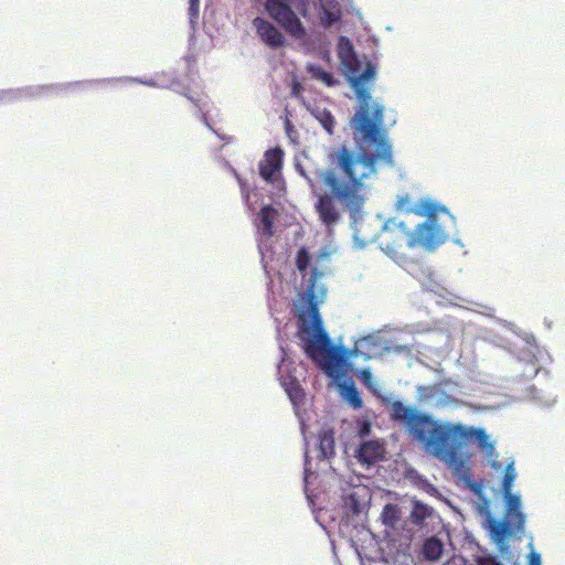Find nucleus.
<instances>
[{"mask_svg":"<svg viewBox=\"0 0 565 565\" xmlns=\"http://www.w3.org/2000/svg\"><path fill=\"white\" fill-rule=\"evenodd\" d=\"M285 385H286V391L291 399L296 401V399L302 397V395H303L302 388L296 380H291L288 384L285 383Z\"/></svg>","mask_w":565,"mask_h":565,"instance_id":"obj_23","label":"nucleus"},{"mask_svg":"<svg viewBox=\"0 0 565 565\" xmlns=\"http://www.w3.org/2000/svg\"><path fill=\"white\" fill-rule=\"evenodd\" d=\"M309 264H310V255L305 247H301L297 252L296 267L303 278L308 275Z\"/></svg>","mask_w":565,"mask_h":565,"instance_id":"obj_20","label":"nucleus"},{"mask_svg":"<svg viewBox=\"0 0 565 565\" xmlns=\"http://www.w3.org/2000/svg\"><path fill=\"white\" fill-rule=\"evenodd\" d=\"M411 230L404 223L387 221L377 237L379 247L387 256L399 263L405 259L404 246L408 247Z\"/></svg>","mask_w":565,"mask_h":565,"instance_id":"obj_6","label":"nucleus"},{"mask_svg":"<svg viewBox=\"0 0 565 565\" xmlns=\"http://www.w3.org/2000/svg\"><path fill=\"white\" fill-rule=\"evenodd\" d=\"M324 273L317 267L310 269L303 295L299 299L297 319L306 354L329 377L338 381L345 376L347 355L342 348L330 344V339L322 327L319 307L323 303L327 289L320 282Z\"/></svg>","mask_w":565,"mask_h":565,"instance_id":"obj_3","label":"nucleus"},{"mask_svg":"<svg viewBox=\"0 0 565 565\" xmlns=\"http://www.w3.org/2000/svg\"><path fill=\"white\" fill-rule=\"evenodd\" d=\"M284 152L279 148L269 149L265 152L264 158L258 163L259 175L268 183L274 182V177L279 173L282 168Z\"/></svg>","mask_w":565,"mask_h":565,"instance_id":"obj_11","label":"nucleus"},{"mask_svg":"<svg viewBox=\"0 0 565 565\" xmlns=\"http://www.w3.org/2000/svg\"><path fill=\"white\" fill-rule=\"evenodd\" d=\"M253 26L259 39L270 49H279L285 45V35L273 22L257 17L253 20Z\"/></svg>","mask_w":565,"mask_h":565,"instance_id":"obj_9","label":"nucleus"},{"mask_svg":"<svg viewBox=\"0 0 565 565\" xmlns=\"http://www.w3.org/2000/svg\"><path fill=\"white\" fill-rule=\"evenodd\" d=\"M361 63L354 57L348 62L349 82L359 99V108L350 120L358 151L340 146L329 153L332 168L318 172L319 180L329 190V194L319 195L317 212L320 220L328 226L335 224L340 213L335 206L338 201L352 213L364 204V191L376 178L379 166L394 164L392 147L383 129L384 107L372 104V97L365 83L375 77V67L366 63L360 72Z\"/></svg>","mask_w":565,"mask_h":565,"instance_id":"obj_1","label":"nucleus"},{"mask_svg":"<svg viewBox=\"0 0 565 565\" xmlns=\"http://www.w3.org/2000/svg\"><path fill=\"white\" fill-rule=\"evenodd\" d=\"M445 242V234L441 227L437 224L436 212L431 217H427L425 222L416 226L415 231H411L409 248L418 245L424 246L426 249H435L437 246Z\"/></svg>","mask_w":565,"mask_h":565,"instance_id":"obj_7","label":"nucleus"},{"mask_svg":"<svg viewBox=\"0 0 565 565\" xmlns=\"http://www.w3.org/2000/svg\"><path fill=\"white\" fill-rule=\"evenodd\" d=\"M277 216V211L271 205L263 206L258 213L259 217V225L258 230L260 233L266 236L270 237L274 234V222Z\"/></svg>","mask_w":565,"mask_h":565,"instance_id":"obj_13","label":"nucleus"},{"mask_svg":"<svg viewBox=\"0 0 565 565\" xmlns=\"http://www.w3.org/2000/svg\"><path fill=\"white\" fill-rule=\"evenodd\" d=\"M200 0H190V10L198 11Z\"/></svg>","mask_w":565,"mask_h":565,"instance_id":"obj_29","label":"nucleus"},{"mask_svg":"<svg viewBox=\"0 0 565 565\" xmlns=\"http://www.w3.org/2000/svg\"><path fill=\"white\" fill-rule=\"evenodd\" d=\"M339 20H340L339 11H332L327 8L322 9V12L320 13V22L324 28L331 26L333 23L338 22Z\"/></svg>","mask_w":565,"mask_h":565,"instance_id":"obj_22","label":"nucleus"},{"mask_svg":"<svg viewBox=\"0 0 565 565\" xmlns=\"http://www.w3.org/2000/svg\"><path fill=\"white\" fill-rule=\"evenodd\" d=\"M359 377L363 385L373 394L379 393L377 383L374 381L372 373L369 369H363L359 373Z\"/></svg>","mask_w":565,"mask_h":565,"instance_id":"obj_21","label":"nucleus"},{"mask_svg":"<svg viewBox=\"0 0 565 565\" xmlns=\"http://www.w3.org/2000/svg\"><path fill=\"white\" fill-rule=\"evenodd\" d=\"M444 551L441 541L435 536L427 539L423 545V555L428 561H436Z\"/></svg>","mask_w":565,"mask_h":565,"instance_id":"obj_17","label":"nucleus"},{"mask_svg":"<svg viewBox=\"0 0 565 565\" xmlns=\"http://www.w3.org/2000/svg\"><path fill=\"white\" fill-rule=\"evenodd\" d=\"M492 466L497 469L499 465L497 462H492Z\"/></svg>","mask_w":565,"mask_h":565,"instance_id":"obj_32","label":"nucleus"},{"mask_svg":"<svg viewBox=\"0 0 565 565\" xmlns=\"http://www.w3.org/2000/svg\"><path fill=\"white\" fill-rule=\"evenodd\" d=\"M507 508L502 520L489 519L488 529L492 540L503 548L504 541L524 531L525 515L521 511V499L516 494H503Z\"/></svg>","mask_w":565,"mask_h":565,"instance_id":"obj_5","label":"nucleus"},{"mask_svg":"<svg viewBox=\"0 0 565 565\" xmlns=\"http://www.w3.org/2000/svg\"><path fill=\"white\" fill-rule=\"evenodd\" d=\"M477 565H503L498 558L493 555L480 556L477 558Z\"/></svg>","mask_w":565,"mask_h":565,"instance_id":"obj_25","label":"nucleus"},{"mask_svg":"<svg viewBox=\"0 0 565 565\" xmlns=\"http://www.w3.org/2000/svg\"><path fill=\"white\" fill-rule=\"evenodd\" d=\"M300 89V85L298 83H295L292 86V94L298 95Z\"/></svg>","mask_w":565,"mask_h":565,"instance_id":"obj_30","label":"nucleus"},{"mask_svg":"<svg viewBox=\"0 0 565 565\" xmlns=\"http://www.w3.org/2000/svg\"><path fill=\"white\" fill-rule=\"evenodd\" d=\"M308 71L313 78L324 83L329 87L335 86L338 84V81L334 78V76L320 65H311L308 67Z\"/></svg>","mask_w":565,"mask_h":565,"instance_id":"obj_18","label":"nucleus"},{"mask_svg":"<svg viewBox=\"0 0 565 565\" xmlns=\"http://www.w3.org/2000/svg\"><path fill=\"white\" fill-rule=\"evenodd\" d=\"M340 392L343 398L354 408L360 409L363 406V401L361 398L360 392L355 387L352 381L343 382L339 384Z\"/></svg>","mask_w":565,"mask_h":565,"instance_id":"obj_14","label":"nucleus"},{"mask_svg":"<svg viewBox=\"0 0 565 565\" xmlns=\"http://www.w3.org/2000/svg\"><path fill=\"white\" fill-rule=\"evenodd\" d=\"M347 504L350 507V509L353 511V513L358 514L361 512V509H360V505H359V501H358V497H356V493H351L349 497H348V502Z\"/></svg>","mask_w":565,"mask_h":565,"instance_id":"obj_26","label":"nucleus"},{"mask_svg":"<svg viewBox=\"0 0 565 565\" xmlns=\"http://www.w3.org/2000/svg\"><path fill=\"white\" fill-rule=\"evenodd\" d=\"M307 3L308 0H266L264 9L290 36L302 39L306 29L292 6L296 4L299 14L306 17Z\"/></svg>","mask_w":565,"mask_h":565,"instance_id":"obj_4","label":"nucleus"},{"mask_svg":"<svg viewBox=\"0 0 565 565\" xmlns=\"http://www.w3.org/2000/svg\"><path fill=\"white\" fill-rule=\"evenodd\" d=\"M396 212L401 214H415L418 216L431 217L437 212V206L429 200L413 202L408 194L402 195L395 203Z\"/></svg>","mask_w":565,"mask_h":565,"instance_id":"obj_10","label":"nucleus"},{"mask_svg":"<svg viewBox=\"0 0 565 565\" xmlns=\"http://www.w3.org/2000/svg\"><path fill=\"white\" fill-rule=\"evenodd\" d=\"M433 514V509L423 503L422 501L415 500L413 502V510L409 514V521L416 525L422 527L425 524V521L430 518Z\"/></svg>","mask_w":565,"mask_h":565,"instance_id":"obj_15","label":"nucleus"},{"mask_svg":"<svg viewBox=\"0 0 565 565\" xmlns=\"http://www.w3.org/2000/svg\"><path fill=\"white\" fill-rule=\"evenodd\" d=\"M380 520L384 525L386 536L398 537L399 541L412 540L411 530L406 529L407 522L403 518L402 508L397 503H387L383 507Z\"/></svg>","mask_w":565,"mask_h":565,"instance_id":"obj_8","label":"nucleus"},{"mask_svg":"<svg viewBox=\"0 0 565 565\" xmlns=\"http://www.w3.org/2000/svg\"><path fill=\"white\" fill-rule=\"evenodd\" d=\"M444 565H467V561L461 556H452Z\"/></svg>","mask_w":565,"mask_h":565,"instance_id":"obj_27","label":"nucleus"},{"mask_svg":"<svg viewBox=\"0 0 565 565\" xmlns=\"http://www.w3.org/2000/svg\"><path fill=\"white\" fill-rule=\"evenodd\" d=\"M516 478V471L514 468V462L511 461L505 466L504 475L502 478L501 489L503 494H509L512 491L513 482Z\"/></svg>","mask_w":565,"mask_h":565,"instance_id":"obj_19","label":"nucleus"},{"mask_svg":"<svg viewBox=\"0 0 565 565\" xmlns=\"http://www.w3.org/2000/svg\"><path fill=\"white\" fill-rule=\"evenodd\" d=\"M334 433L332 429H324L319 434V451L323 459L334 456Z\"/></svg>","mask_w":565,"mask_h":565,"instance_id":"obj_16","label":"nucleus"},{"mask_svg":"<svg viewBox=\"0 0 565 565\" xmlns=\"http://www.w3.org/2000/svg\"><path fill=\"white\" fill-rule=\"evenodd\" d=\"M391 417L407 426L409 434L420 443L425 451L444 462L469 489L479 493L481 487L471 479L470 455L466 449L475 441L481 449L492 448L481 428L437 422L430 415L405 406L401 401L391 404Z\"/></svg>","mask_w":565,"mask_h":565,"instance_id":"obj_2","label":"nucleus"},{"mask_svg":"<svg viewBox=\"0 0 565 565\" xmlns=\"http://www.w3.org/2000/svg\"><path fill=\"white\" fill-rule=\"evenodd\" d=\"M385 447L377 440H369L361 444L356 458L360 463L371 466L384 459Z\"/></svg>","mask_w":565,"mask_h":565,"instance_id":"obj_12","label":"nucleus"},{"mask_svg":"<svg viewBox=\"0 0 565 565\" xmlns=\"http://www.w3.org/2000/svg\"><path fill=\"white\" fill-rule=\"evenodd\" d=\"M541 555L536 552H531L529 555V565H541Z\"/></svg>","mask_w":565,"mask_h":565,"instance_id":"obj_28","label":"nucleus"},{"mask_svg":"<svg viewBox=\"0 0 565 565\" xmlns=\"http://www.w3.org/2000/svg\"><path fill=\"white\" fill-rule=\"evenodd\" d=\"M433 390H435V387H430V386H429V387H424V388H422L420 391H422V394L424 395V394H425V392H428V391L430 392V391H433Z\"/></svg>","mask_w":565,"mask_h":565,"instance_id":"obj_31","label":"nucleus"},{"mask_svg":"<svg viewBox=\"0 0 565 565\" xmlns=\"http://www.w3.org/2000/svg\"><path fill=\"white\" fill-rule=\"evenodd\" d=\"M319 121L320 124L322 125V127L329 132V134H332L333 132V128H334V118L333 116L331 115L330 111H323L320 116H319Z\"/></svg>","mask_w":565,"mask_h":565,"instance_id":"obj_24","label":"nucleus"}]
</instances>
